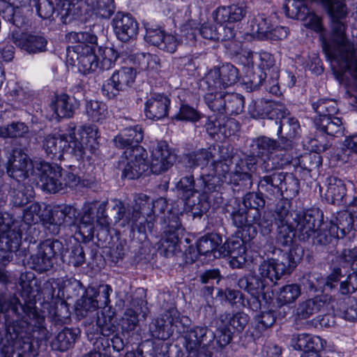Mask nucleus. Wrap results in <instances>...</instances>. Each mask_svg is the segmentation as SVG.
I'll return each mask as SVG.
<instances>
[{
	"mask_svg": "<svg viewBox=\"0 0 357 357\" xmlns=\"http://www.w3.org/2000/svg\"><path fill=\"white\" fill-rule=\"evenodd\" d=\"M20 279L24 303L15 296L6 298L0 294V312L4 314L6 325L4 343L13 346L15 342L14 340L17 337L25 338V342L20 346L23 349L21 356L31 357L36 353L26 335L29 319L34 317H38V321L43 319L35 307L37 280L33 273L22 274Z\"/></svg>",
	"mask_w": 357,
	"mask_h": 357,
	"instance_id": "1",
	"label": "nucleus"
},
{
	"mask_svg": "<svg viewBox=\"0 0 357 357\" xmlns=\"http://www.w3.org/2000/svg\"><path fill=\"white\" fill-rule=\"evenodd\" d=\"M134 202V205L130 207L121 200L113 201L112 215L115 222H120L121 228L129 229L131 234L135 230L141 234L151 231L154 227L155 204L149 197L142 193L137 195Z\"/></svg>",
	"mask_w": 357,
	"mask_h": 357,
	"instance_id": "2",
	"label": "nucleus"
},
{
	"mask_svg": "<svg viewBox=\"0 0 357 357\" xmlns=\"http://www.w3.org/2000/svg\"><path fill=\"white\" fill-rule=\"evenodd\" d=\"M239 78L238 70L230 63L215 66L207 71L200 80L202 90L207 91L204 101L208 108L218 116L225 114L227 93L222 90L234 84Z\"/></svg>",
	"mask_w": 357,
	"mask_h": 357,
	"instance_id": "3",
	"label": "nucleus"
},
{
	"mask_svg": "<svg viewBox=\"0 0 357 357\" xmlns=\"http://www.w3.org/2000/svg\"><path fill=\"white\" fill-rule=\"evenodd\" d=\"M331 36L328 41L324 40L322 47L331 59L342 63L344 71H349L357 82V50L346 36V25L340 20H333Z\"/></svg>",
	"mask_w": 357,
	"mask_h": 357,
	"instance_id": "4",
	"label": "nucleus"
},
{
	"mask_svg": "<svg viewBox=\"0 0 357 357\" xmlns=\"http://www.w3.org/2000/svg\"><path fill=\"white\" fill-rule=\"evenodd\" d=\"M185 324H179L181 333H184L187 357H212L215 335L206 326H194L186 331Z\"/></svg>",
	"mask_w": 357,
	"mask_h": 357,
	"instance_id": "5",
	"label": "nucleus"
},
{
	"mask_svg": "<svg viewBox=\"0 0 357 357\" xmlns=\"http://www.w3.org/2000/svg\"><path fill=\"white\" fill-rule=\"evenodd\" d=\"M147 153L142 146L126 149L118 162L117 167L122 175L129 179H135L144 174H149V165L146 160Z\"/></svg>",
	"mask_w": 357,
	"mask_h": 357,
	"instance_id": "6",
	"label": "nucleus"
},
{
	"mask_svg": "<svg viewBox=\"0 0 357 357\" xmlns=\"http://www.w3.org/2000/svg\"><path fill=\"white\" fill-rule=\"evenodd\" d=\"M187 317L181 316L175 308L165 311L160 317L153 319L149 324V333L153 338L167 340L172 336L174 330L181 333L179 324H188Z\"/></svg>",
	"mask_w": 357,
	"mask_h": 357,
	"instance_id": "7",
	"label": "nucleus"
},
{
	"mask_svg": "<svg viewBox=\"0 0 357 357\" xmlns=\"http://www.w3.org/2000/svg\"><path fill=\"white\" fill-rule=\"evenodd\" d=\"M57 255L65 257L63 243L56 239H47L38 245L37 252L29 259L31 268L39 273L50 271Z\"/></svg>",
	"mask_w": 357,
	"mask_h": 357,
	"instance_id": "8",
	"label": "nucleus"
},
{
	"mask_svg": "<svg viewBox=\"0 0 357 357\" xmlns=\"http://www.w3.org/2000/svg\"><path fill=\"white\" fill-rule=\"evenodd\" d=\"M165 222L167 225L158 242V249L163 252L166 257H169L174 255L179 247L183 228L178 213L170 212L165 218Z\"/></svg>",
	"mask_w": 357,
	"mask_h": 357,
	"instance_id": "9",
	"label": "nucleus"
},
{
	"mask_svg": "<svg viewBox=\"0 0 357 357\" xmlns=\"http://www.w3.org/2000/svg\"><path fill=\"white\" fill-rule=\"evenodd\" d=\"M136 70L131 67H123L115 70L111 77L102 86V93L108 99L115 98L121 91L130 88L135 82Z\"/></svg>",
	"mask_w": 357,
	"mask_h": 357,
	"instance_id": "10",
	"label": "nucleus"
},
{
	"mask_svg": "<svg viewBox=\"0 0 357 357\" xmlns=\"http://www.w3.org/2000/svg\"><path fill=\"white\" fill-rule=\"evenodd\" d=\"M323 213L319 209L307 210L296 213L293 222L300 241H307L319 229L323 222Z\"/></svg>",
	"mask_w": 357,
	"mask_h": 357,
	"instance_id": "11",
	"label": "nucleus"
},
{
	"mask_svg": "<svg viewBox=\"0 0 357 357\" xmlns=\"http://www.w3.org/2000/svg\"><path fill=\"white\" fill-rule=\"evenodd\" d=\"M8 39L17 47L30 54L45 52L47 44V40L43 36L20 30H12L8 36Z\"/></svg>",
	"mask_w": 357,
	"mask_h": 357,
	"instance_id": "12",
	"label": "nucleus"
},
{
	"mask_svg": "<svg viewBox=\"0 0 357 357\" xmlns=\"http://www.w3.org/2000/svg\"><path fill=\"white\" fill-rule=\"evenodd\" d=\"M37 169L40 172V182L43 190L56 193L64 188L61 168L56 164L40 162Z\"/></svg>",
	"mask_w": 357,
	"mask_h": 357,
	"instance_id": "13",
	"label": "nucleus"
},
{
	"mask_svg": "<svg viewBox=\"0 0 357 357\" xmlns=\"http://www.w3.org/2000/svg\"><path fill=\"white\" fill-rule=\"evenodd\" d=\"M33 170L32 161L27 154L20 149H15L8 158L7 174L15 181H24Z\"/></svg>",
	"mask_w": 357,
	"mask_h": 357,
	"instance_id": "14",
	"label": "nucleus"
},
{
	"mask_svg": "<svg viewBox=\"0 0 357 357\" xmlns=\"http://www.w3.org/2000/svg\"><path fill=\"white\" fill-rule=\"evenodd\" d=\"M331 298L328 294H321L300 302L296 307V317L307 319L317 313L326 311Z\"/></svg>",
	"mask_w": 357,
	"mask_h": 357,
	"instance_id": "15",
	"label": "nucleus"
},
{
	"mask_svg": "<svg viewBox=\"0 0 357 357\" xmlns=\"http://www.w3.org/2000/svg\"><path fill=\"white\" fill-rule=\"evenodd\" d=\"M113 26L117 38L127 42L138 33V23L130 14L118 13L113 19Z\"/></svg>",
	"mask_w": 357,
	"mask_h": 357,
	"instance_id": "16",
	"label": "nucleus"
},
{
	"mask_svg": "<svg viewBox=\"0 0 357 357\" xmlns=\"http://www.w3.org/2000/svg\"><path fill=\"white\" fill-rule=\"evenodd\" d=\"M251 114L255 118L264 119L267 117L271 120L276 119L281 121L288 116L289 111L282 103L260 100L255 102Z\"/></svg>",
	"mask_w": 357,
	"mask_h": 357,
	"instance_id": "17",
	"label": "nucleus"
},
{
	"mask_svg": "<svg viewBox=\"0 0 357 357\" xmlns=\"http://www.w3.org/2000/svg\"><path fill=\"white\" fill-rule=\"evenodd\" d=\"M77 216L78 212L75 207L64 206L60 210L53 213L47 229L52 234L56 235L59 233L61 227H66L75 225Z\"/></svg>",
	"mask_w": 357,
	"mask_h": 357,
	"instance_id": "18",
	"label": "nucleus"
},
{
	"mask_svg": "<svg viewBox=\"0 0 357 357\" xmlns=\"http://www.w3.org/2000/svg\"><path fill=\"white\" fill-rule=\"evenodd\" d=\"M172 165V155L165 142H159L153 148L149 165L150 172L159 174L167 171Z\"/></svg>",
	"mask_w": 357,
	"mask_h": 357,
	"instance_id": "19",
	"label": "nucleus"
},
{
	"mask_svg": "<svg viewBox=\"0 0 357 357\" xmlns=\"http://www.w3.org/2000/svg\"><path fill=\"white\" fill-rule=\"evenodd\" d=\"M169 98L162 93L151 94L145 102V115L151 120H160L168 114Z\"/></svg>",
	"mask_w": 357,
	"mask_h": 357,
	"instance_id": "20",
	"label": "nucleus"
},
{
	"mask_svg": "<svg viewBox=\"0 0 357 357\" xmlns=\"http://www.w3.org/2000/svg\"><path fill=\"white\" fill-rule=\"evenodd\" d=\"M259 275L268 286L271 283L275 284L280 278L289 274L285 266V262L275 259L264 261L259 266Z\"/></svg>",
	"mask_w": 357,
	"mask_h": 357,
	"instance_id": "21",
	"label": "nucleus"
},
{
	"mask_svg": "<svg viewBox=\"0 0 357 357\" xmlns=\"http://www.w3.org/2000/svg\"><path fill=\"white\" fill-rule=\"evenodd\" d=\"M282 176V172H273L271 174L260 177L259 190L270 199L282 195V179H284Z\"/></svg>",
	"mask_w": 357,
	"mask_h": 357,
	"instance_id": "22",
	"label": "nucleus"
},
{
	"mask_svg": "<svg viewBox=\"0 0 357 357\" xmlns=\"http://www.w3.org/2000/svg\"><path fill=\"white\" fill-rule=\"evenodd\" d=\"M257 160L253 155H246L238 159L235 163V167L232 173L233 181L237 183L242 181L245 186L252 185V172H255Z\"/></svg>",
	"mask_w": 357,
	"mask_h": 357,
	"instance_id": "23",
	"label": "nucleus"
},
{
	"mask_svg": "<svg viewBox=\"0 0 357 357\" xmlns=\"http://www.w3.org/2000/svg\"><path fill=\"white\" fill-rule=\"evenodd\" d=\"M22 235L19 231L9 227L0 233V257L3 261H10L11 253L16 252L21 244Z\"/></svg>",
	"mask_w": 357,
	"mask_h": 357,
	"instance_id": "24",
	"label": "nucleus"
},
{
	"mask_svg": "<svg viewBox=\"0 0 357 357\" xmlns=\"http://www.w3.org/2000/svg\"><path fill=\"white\" fill-rule=\"evenodd\" d=\"M238 286L253 296L255 309L259 308L261 303L259 296L264 294V290L268 286L266 281H264L259 275H249L241 278L238 281Z\"/></svg>",
	"mask_w": 357,
	"mask_h": 357,
	"instance_id": "25",
	"label": "nucleus"
},
{
	"mask_svg": "<svg viewBox=\"0 0 357 357\" xmlns=\"http://www.w3.org/2000/svg\"><path fill=\"white\" fill-rule=\"evenodd\" d=\"M266 78L267 73L261 68H257L246 75L245 83L251 90H255L264 82L266 83V89L271 93L275 95L280 93L277 79L272 77L268 80L266 79Z\"/></svg>",
	"mask_w": 357,
	"mask_h": 357,
	"instance_id": "26",
	"label": "nucleus"
},
{
	"mask_svg": "<svg viewBox=\"0 0 357 357\" xmlns=\"http://www.w3.org/2000/svg\"><path fill=\"white\" fill-rule=\"evenodd\" d=\"M225 149L220 146L211 145L208 149H201L185 156L186 164L190 168L206 167L208 162L214 159L218 153H222Z\"/></svg>",
	"mask_w": 357,
	"mask_h": 357,
	"instance_id": "27",
	"label": "nucleus"
},
{
	"mask_svg": "<svg viewBox=\"0 0 357 357\" xmlns=\"http://www.w3.org/2000/svg\"><path fill=\"white\" fill-rule=\"evenodd\" d=\"M79 106V101L66 93L56 96L50 104L52 109L60 118L73 117Z\"/></svg>",
	"mask_w": 357,
	"mask_h": 357,
	"instance_id": "28",
	"label": "nucleus"
},
{
	"mask_svg": "<svg viewBox=\"0 0 357 357\" xmlns=\"http://www.w3.org/2000/svg\"><path fill=\"white\" fill-rule=\"evenodd\" d=\"M247 13V6L243 3L220 7L215 10V20L218 24L240 22L245 17Z\"/></svg>",
	"mask_w": 357,
	"mask_h": 357,
	"instance_id": "29",
	"label": "nucleus"
},
{
	"mask_svg": "<svg viewBox=\"0 0 357 357\" xmlns=\"http://www.w3.org/2000/svg\"><path fill=\"white\" fill-rule=\"evenodd\" d=\"M291 345L294 349L304 352H319L324 349L321 338L306 333L294 335Z\"/></svg>",
	"mask_w": 357,
	"mask_h": 357,
	"instance_id": "30",
	"label": "nucleus"
},
{
	"mask_svg": "<svg viewBox=\"0 0 357 357\" xmlns=\"http://www.w3.org/2000/svg\"><path fill=\"white\" fill-rule=\"evenodd\" d=\"M327 189L326 199L333 204H347L345 199L346 186L343 181L337 176H331L326 180Z\"/></svg>",
	"mask_w": 357,
	"mask_h": 357,
	"instance_id": "31",
	"label": "nucleus"
},
{
	"mask_svg": "<svg viewBox=\"0 0 357 357\" xmlns=\"http://www.w3.org/2000/svg\"><path fill=\"white\" fill-rule=\"evenodd\" d=\"M68 136L54 134L47 135L43 141V149L47 155L52 158H60L64 151H67Z\"/></svg>",
	"mask_w": 357,
	"mask_h": 357,
	"instance_id": "32",
	"label": "nucleus"
},
{
	"mask_svg": "<svg viewBox=\"0 0 357 357\" xmlns=\"http://www.w3.org/2000/svg\"><path fill=\"white\" fill-rule=\"evenodd\" d=\"M143 139V132L138 126L125 128L121 133L116 136L114 142L121 149H128L138 145Z\"/></svg>",
	"mask_w": 357,
	"mask_h": 357,
	"instance_id": "33",
	"label": "nucleus"
},
{
	"mask_svg": "<svg viewBox=\"0 0 357 357\" xmlns=\"http://www.w3.org/2000/svg\"><path fill=\"white\" fill-rule=\"evenodd\" d=\"M316 128L326 135L339 137L344 135V127L342 119L335 116L326 118H314Z\"/></svg>",
	"mask_w": 357,
	"mask_h": 357,
	"instance_id": "34",
	"label": "nucleus"
},
{
	"mask_svg": "<svg viewBox=\"0 0 357 357\" xmlns=\"http://www.w3.org/2000/svg\"><path fill=\"white\" fill-rule=\"evenodd\" d=\"M22 181H15L10 184L8 192L11 202L16 206H22L29 203L33 197V189L31 185L26 186Z\"/></svg>",
	"mask_w": 357,
	"mask_h": 357,
	"instance_id": "35",
	"label": "nucleus"
},
{
	"mask_svg": "<svg viewBox=\"0 0 357 357\" xmlns=\"http://www.w3.org/2000/svg\"><path fill=\"white\" fill-rule=\"evenodd\" d=\"M356 213L342 211L337 213L334 220L330 221V226L337 229L338 238H344L352 229H356Z\"/></svg>",
	"mask_w": 357,
	"mask_h": 357,
	"instance_id": "36",
	"label": "nucleus"
},
{
	"mask_svg": "<svg viewBox=\"0 0 357 357\" xmlns=\"http://www.w3.org/2000/svg\"><path fill=\"white\" fill-rule=\"evenodd\" d=\"M140 301L141 305L144 304V305L140 308V312H139V308H128L125 310L121 319H120L119 324L123 331L128 333L135 330L139 325V314H142V317L146 319L149 310L146 306L145 301L142 300Z\"/></svg>",
	"mask_w": 357,
	"mask_h": 357,
	"instance_id": "37",
	"label": "nucleus"
},
{
	"mask_svg": "<svg viewBox=\"0 0 357 357\" xmlns=\"http://www.w3.org/2000/svg\"><path fill=\"white\" fill-rule=\"evenodd\" d=\"M0 15L2 17L10 22L15 28L13 30H20L28 24V19L23 15L21 8L10 4H6L3 1H0Z\"/></svg>",
	"mask_w": 357,
	"mask_h": 357,
	"instance_id": "38",
	"label": "nucleus"
},
{
	"mask_svg": "<svg viewBox=\"0 0 357 357\" xmlns=\"http://www.w3.org/2000/svg\"><path fill=\"white\" fill-rule=\"evenodd\" d=\"M77 338V333L75 330L64 328L59 331L51 342V347L53 350L66 351L73 347Z\"/></svg>",
	"mask_w": 357,
	"mask_h": 357,
	"instance_id": "39",
	"label": "nucleus"
},
{
	"mask_svg": "<svg viewBox=\"0 0 357 357\" xmlns=\"http://www.w3.org/2000/svg\"><path fill=\"white\" fill-rule=\"evenodd\" d=\"M222 183L223 179L220 176L212 174L202 175L197 180V192L207 197L208 195L218 192Z\"/></svg>",
	"mask_w": 357,
	"mask_h": 357,
	"instance_id": "40",
	"label": "nucleus"
},
{
	"mask_svg": "<svg viewBox=\"0 0 357 357\" xmlns=\"http://www.w3.org/2000/svg\"><path fill=\"white\" fill-rule=\"evenodd\" d=\"M75 129V126H73L69 131L67 151L70 150V153L77 160H84V158H89L90 156L87 155V152L89 151V143L84 141V137L81 138L80 141L76 139Z\"/></svg>",
	"mask_w": 357,
	"mask_h": 357,
	"instance_id": "41",
	"label": "nucleus"
},
{
	"mask_svg": "<svg viewBox=\"0 0 357 357\" xmlns=\"http://www.w3.org/2000/svg\"><path fill=\"white\" fill-rule=\"evenodd\" d=\"M222 243V238L217 234H211L202 237L197 242V248L199 255H208L214 254L215 257H218V247Z\"/></svg>",
	"mask_w": 357,
	"mask_h": 357,
	"instance_id": "42",
	"label": "nucleus"
},
{
	"mask_svg": "<svg viewBox=\"0 0 357 357\" xmlns=\"http://www.w3.org/2000/svg\"><path fill=\"white\" fill-rule=\"evenodd\" d=\"M277 225L276 243L282 247L292 245L296 233L293 222L275 224Z\"/></svg>",
	"mask_w": 357,
	"mask_h": 357,
	"instance_id": "43",
	"label": "nucleus"
},
{
	"mask_svg": "<svg viewBox=\"0 0 357 357\" xmlns=\"http://www.w3.org/2000/svg\"><path fill=\"white\" fill-rule=\"evenodd\" d=\"M283 8L288 17L299 20L305 19L310 10L305 0H286Z\"/></svg>",
	"mask_w": 357,
	"mask_h": 357,
	"instance_id": "44",
	"label": "nucleus"
},
{
	"mask_svg": "<svg viewBox=\"0 0 357 357\" xmlns=\"http://www.w3.org/2000/svg\"><path fill=\"white\" fill-rule=\"evenodd\" d=\"M107 201L102 202L98 205L96 215V223L97 226H99L102 230L108 233L112 225H118L121 227V223L120 222H115L114 215H112V207L109 211L110 216L107 214Z\"/></svg>",
	"mask_w": 357,
	"mask_h": 357,
	"instance_id": "45",
	"label": "nucleus"
},
{
	"mask_svg": "<svg viewBox=\"0 0 357 357\" xmlns=\"http://www.w3.org/2000/svg\"><path fill=\"white\" fill-rule=\"evenodd\" d=\"M94 204V203H89L84 206L79 225V232L82 234H86L87 236L93 234L96 222L93 214Z\"/></svg>",
	"mask_w": 357,
	"mask_h": 357,
	"instance_id": "46",
	"label": "nucleus"
},
{
	"mask_svg": "<svg viewBox=\"0 0 357 357\" xmlns=\"http://www.w3.org/2000/svg\"><path fill=\"white\" fill-rule=\"evenodd\" d=\"M312 108L318 114L317 118H326L335 116L339 109L337 102L332 99H319L313 102Z\"/></svg>",
	"mask_w": 357,
	"mask_h": 357,
	"instance_id": "47",
	"label": "nucleus"
},
{
	"mask_svg": "<svg viewBox=\"0 0 357 357\" xmlns=\"http://www.w3.org/2000/svg\"><path fill=\"white\" fill-rule=\"evenodd\" d=\"M301 294V287L297 284H287L281 287L278 293V303L282 305L295 302Z\"/></svg>",
	"mask_w": 357,
	"mask_h": 357,
	"instance_id": "48",
	"label": "nucleus"
},
{
	"mask_svg": "<svg viewBox=\"0 0 357 357\" xmlns=\"http://www.w3.org/2000/svg\"><path fill=\"white\" fill-rule=\"evenodd\" d=\"M278 142L269 137L261 136L253 140L252 146L258 155H268L278 150Z\"/></svg>",
	"mask_w": 357,
	"mask_h": 357,
	"instance_id": "49",
	"label": "nucleus"
},
{
	"mask_svg": "<svg viewBox=\"0 0 357 357\" xmlns=\"http://www.w3.org/2000/svg\"><path fill=\"white\" fill-rule=\"evenodd\" d=\"M252 34L259 39H266L268 36L271 24L264 15L255 17L250 24Z\"/></svg>",
	"mask_w": 357,
	"mask_h": 357,
	"instance_id": "50",
	"label": "nucleus"
},
{
	"mask_svg": "<svg viewBox=\"0 0 357 357\" xmlns=\"http://www.w3.org/2000/svg\"><path fill=\"white\" fill-rule=\"evenodd\" d=\"M275 124L278 126L277 133L278 135H281L282 131L287 137L294 138L298 133L300 129L298 121L292 116H287L281 121H275Z\"/></svg>",
	"mask_w": 357,
	"mask_h": 357,
	"instance_id": "51",
	"label": "nucleus"
},
{
	"mask_svg": "<svg viewBox=\"0 0 357 357\" xmlns=\"http://www.w3.org/2000/svg\"><path fill=\"white\" fill-rule=\"evenodd\" d=\"M265 199L263 194L259 192H250L246 193L243 198V204L246 211H251V215L254 212H261L265 206Z\"/></svg>",
	"mask_w": 357,
	"mask_h": 357,
	"instance_id": "52",
	"label": "nucleus"
},
{
	"mask_svg": "<svg viewBox=\"0 0 357 357\" xmlns=\"http://www.w3.org/2000/svg\"><path fill=\"white\" fill-rule=\"evenodd\" d=\"M222 321H227V324L237 332H242L249 322V317L244 312L236 314H224L220 316Z\"/></svg>",
	"mask_w": 357,
	"mask_h": 357,
	"instance_id": "53",
	"label": "nucleus"
},
{
	"mask_svg": "<svg viewBox=\"0 0 357 357\" xmlns=\"http://www.w3.org/2000/svg\"><path fill=\"white\" fill-rule=\"evenodd\" d=\"M322 164V157L317 152L305 153L298 158L301 169L311 172L317 170Z\"/></svg>",
	"mask_w": 357,
	"mask_h": 357,
	"instance_id": "54",
	"label": "nucleus"
},
{
	"mask_svg": "<svg viewBox=\"0 0 357 357\" xmlns=\"http://www.w3.org/2000/svg\"><path fill=\"white\" fill-rule=\"evenodd\" d=\"M176 189L179 195L184 199H188L197 192V182L192 175L182 177L176 184Z\"/></svg>",
	"mask_w": 357,
	"mask_h": 357,
	"instance_id": "55",
	"label": "nucleus"
},
{
	"mask_svg": "<svg viewBox=\"0 0 357 357\" xmlns=\"http://www.w3.org/2000/svg\"><path fill=\"white\" fill-rule=\"evenodd\" d=\"M86 112L93 121L99 122L106 118L107 106L102 102L91 100L86 104Z\"/></svg>",
	"mask_w": 357,
	"mask_h": 357,
	"instance_id": "56",
	"label": "nucleus"
},
{
	"mask_svg": "<svg viewBox=\"0 0 357 357\" xmlns=\"http://www.w3.org/2000/svg\"><path fill=\"white\" fill-rule=\"evenodd\" d=\"M290 207L291 203L288 199H281L278 202L273 213L275 224L291 222Z\"/></svg>",
	"mask_w": 357,
	"mask_h": 357,
	"instance_id": "57",
	"label": "nucleus"
},
{
	"mask_svg": "<svg viewBox=\"0 0 357 357\" xmlns=\"http://www.w3.org/2000/svg\"><path fill=\"white\" fill-rule=\"evenodd\" d=\"M112 291V287L108 284H101L98 289L94 287H89L86 294H91V296L98 303L99 307H105L110 303L109 296Z\"/></svg>",
	"mask_w": 357,
	"mask_h": 357,
	"instance_id": "58",
	"label": "nucleus"
},
{
	"mask_svg": "<svg viewBox=\"0 0 357 357\" xmlns=\"http://www.w3.org/2000/svg\"><path fill=\"white\" fill-rule=\"evenodd\" d=\"M86 3L104 18H109L114 12V0H86Z\"/></svg>",
	"mask_w": 357,
	"mask_h": 357,
	"instance_id": "59",
	"label": "nucleus"
},
{
	"mask_svg": "<svg viewBox=\"0 0 357 357\" xmlns=\"http://www.w3.org/2000/svg\"><path fill=\"white\" fill-rule=\"evenodd\" d=\"M244 108V98L238 93H227L225 104V114H238Z\"/></svg>",
	"mask_w": 357,
	"mask_h": 357,
	"instance_id": "60",
	"label": "nucleus"
},
{
	"mask_svg": "<svg viewBox=\"0 0 357 357\" xmlns=\"http://www.w3.org/2000/svg\"><path fill=\"white\" fill-rule=\"evenodd\" d=\"M28 127L24 123H13L0 128V137L15 138L22 137L28 132Z\"/></svg>",
	"mask_w": 357,
	"mask_h": 357,
	"instance_id": "61",
	"label": "nucleus"
},
{
	"mask_svg": "<svg viewBox=\"0 0 357 357\" xmlns=\"http://www.w3.org/2000/svg\"><path fill=\"white\" fill-rule=\"evenodd\" d=\"M303 254V249L296 245L291 248L288 252H285L283 255L284 257L283 261L285 262V266L289 274L293 271L296 264L302 259Z\"/></svg>",
	"mask_w": 357,
	"mask_h": 357,
	"instance_id": "62",
	"label": "nucleus"
},
{
	"mask_svg": "<svg viewBox=\"0 0 357 357\" xmlns=\"http://www.w3.org/2000/svg\"><path fill=\"white\" fill-rule=\"evenodd\" d=\"M242 250L243 251L244 248L242 246L241 240L227 239L223 245L218 248V257L229 255L235 257V255L241 253Z\"/></svg>",
	"mask_w": 357,
	"mask_h": 357,
	"instance_id": "63",
	"label": "nucleus"
},
{
	"mask_svg": "<svg viewBox=\"0 0 357 357\" xmlns=\"http://www.w3.org/2000/svg\"><path fill=\"white\" fill-rule=\"evenodd\" d=\"M119 55L118 52L112 47H105L103 50L101 59L98 61V68L100 70H108L114 67L115 63Z\"/></svg>",
	"mask_w": 357,
	"mask_h": 357,
	"instance_id": "64",
	"label": "nucleus"
}]
</instances>
